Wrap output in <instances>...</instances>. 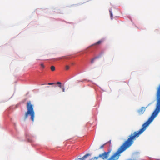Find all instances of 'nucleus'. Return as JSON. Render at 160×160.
Here are the masks:
<instances>
[{
    "instance_id": "14",
    "label": "nucleus",
    "mask_w": 160,
    "mask_h": 160,
    "mask_svg": "<svg viewBox=\"0 0 160 160\" xmlns=\"http://www.w3.org/2000/svg\"><path fill=\"white\" fill-rule=\"evenodd\" d=\"M54 83H49L48 84L49 85H52Z\"/></svg>"
},
{
    "instance_id": "3",
    "label": "nucleus",
    "mask_w": 160,
    "mask_h": 160,
    "mask_svg": "<svg viewBox=\"0 0 160 160\" xmlns=\"http://www.w3.org/2000/svg\"><path fill=\"white\" fill-rule=\"evenodd\" d=\"M149 105V104L148 105V106H147L146 107H142L140 109L138 110V112L139 114L141 115L144 113L145 111L146 110V109L147 108L148 106Z\"/></svg>"
},
{
    "instance_id": "8",
    "label": "nucleus",
    "mask_w": 160,
    "mask_h": 160,
    "mask_svg": "<svg viewBox=\"0 0 160 160\" xmlns=\"http://www.w3.org/2000/svg\"><path fill=\"white\" fill-rule=\"evenodd\" d=\"M50 68H51V70L52 71H55V67L54 66H51V67Z\"/></svg>"
},
{
    "instance_id": "15",
    "label": "nucleus",
    "mask_w": 160,
    "mask_h": 160,
    "mask_svg": "<svg viewBox=\"0 0 160 160\" xmlns=\"http://www.w3.org/2000/svg\"><path fill=\"white\" fill-rule=\"evenodd\" d=\"M83 80H78L77 81V82L78 83H79V82H83Z\"/></svg>"
},
{
    "instance_id": "2",
    "label": "nucleus",
    "mask_w": 160,
    "mask_h": 160,
    "mask_svg": "<svg viewBox=\"0 0 160 160\" xmlns=\"http://www.w3.org/2000/svg\"><path fill=\"white\" fill-rule=\"evenodd\" d=\"M111 150H109L107 152H104L103 153L99 155V157L103 160L107 159L109 156Z\"/></svg>"
},
{
    "instance_id": "1",
    "label": "nucleus",
    "mask_w": 160,
    "mask_h": 160,
    "mask_svg": "<svg viewBox=\"0 0 160 160\" xmlns=\"http://www.w3.org/2000/svg\"><path fill=\"white\" fill-rule=\"evenodd\" d=\"M26 107L27 111L25 113V118H27L28 115H29L31 117L30 118L32 121L33 122L34 121L35 113L33 108V105L32 104L30 101H29L27 102Z\"/></svg>"
},
{
    "instance_id": "5",
    "label": "nucleus",
    "mask_w": 160,
    "mask_h": 160,
    "mask_svg": "<svg viewBox=\"0 0 160 160\" xmlns=\"http://www.w3.org/2000/svg\"><path fill=\"white\" fill-rule=\"evenodd\" d=\"M103 42V40H100L98 41L97 42L95 43L94 44H92L91 46H92L95 45H99L100 44H101Z\"/></svg>"
},
{
    "instance_id": "13",
    "label": "nucleus",
    "mask_w": 160,
    "mask_h": 160,
    "mask_svg": "<svg viewBox=\"0 0 160 160\" xmlns=\"http://www.w3.org/2000/svg\"><path fill=\"white\" fill-rule=\"evenodd\" d=\"M105 144H106V143H105V144H103V145H101V146L100 147V149H102V148H103V147H104V145H105Z\"/></svg>"
},
{
    "instance_id": "9",
    "label": "nucleus",
    "mask_w": 160,
    "mask_h": 160,
    "mask_svg": "<svg viewBox=\"0 0 160 160\" xmlns=\"http://www.w3.org/2000/svg\"><path fill=\"white\" fill-rule=\"evenodd\" d=\"M97 58V57H95L94 58H93V59H92L91 60V63H93L94 62V61Z\"/></svg>"
},
{
    "instance_id": "6",
    "label": "nucleus",
    "mask_w": 160,
    "mask_h": 160,
    "mask_svg": "<svg viewBox=\"0 0 160 160\" xmlns=\"http://www.w3.org/2000/svg\"><path fill=\"white\" fill-rule=\"evenodd\" d=\"M90 155V154L88 153L84 156L82 157L79 158V160H84V159L87 158L88 156Z\"/></svg>"
},
{
    "instance_id": "11",
    "label": "nucleus",
    "mask_w": 160,
    "mask_h": 160,
    "mask_svg": "<svg viewBox=\"0 0 160 160\" xmlns=\"http://www.w3.org/2000/svg\"><path fill=\"white\" fill-rule=\"evenodd\" d=\"M69 67L68 65H66L65 67L66 70H68L69 69Z\"/></svg>"
},
{
    "instance_id": "12",
    "label": "nucleus",
    "mask_w": 160,
    "mask_h": 160,
    "mask_svg": "<svg viewBox=\"0 0 160 160\" xmlns=\"http://www.w3.org/2000/svg\"><path fill=\"white\" fill-rule=\"evenodd\" d=\"M109 12H110V16H111V19H112V13L111 12V11L109 10Z\"/></svg>"
},
{
    "instance_id": "16",
    "label": "nucleus",
    "mask_w": 160,
    "mask_h": 160,
    "mask_svg": "<svg viewBox=\"0 0 160 160\" xmlns=\"http://www.w3.org/2000/svg\"><path fill=\"white\" fill-rule=\"evenodd\" d=\"M62 58H59L58 59H61Z\"/></svg>"
},
{
    "instance_id": "4",
    "label": "nucleus",
    "mask_w": 160,
    "mask_h": 160,
    "mask_svg": "<svg viewBox=\"0 0 160 160\" xmlns=\"http://www.w3.org/2000/svg\"><path fill=\"white\" fill-rule=\"evenodd\" d=\"M57 84L59 85L58 86V87H59L60 88H61L62 89V91L63 92H64L65 89L64 86L61 85V83L60 82H58L57 83Z\"/></svg>"
},
{
    "instance_id": "10",
    "label": "nucleus",
    "mask_w": 160,
    "mask_h": 160,
    "mask_svg": "<svg viewBox=\"0 0 160 160\" xmlns=\"http://www.w3.org/2000/svg\"><path fill=\"white\" fill-rule=\"evenodd\" d=\"M40 65L41 67L42 68V69L44 68L45 66L43 63H41Z\"/></svg>"
},
{
    "instance_id": "7",
    "label": "nucleus",
    "mask_w": 160,
    "mask_h": 160,
    "mask_svg": "<svg viewBox=\"0 0 160 160\" xmlns=\"http://www.w3.org/2000/svg\"><path fill=\"white\" fill-rule=\"evenodd\" d=\"M99 158H100V157H99V155L98 156L95 157H94L93 158H92L91 159L89 160H97Z\"/></svg>"
}]
</instances>
